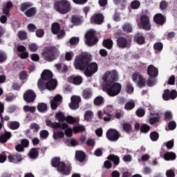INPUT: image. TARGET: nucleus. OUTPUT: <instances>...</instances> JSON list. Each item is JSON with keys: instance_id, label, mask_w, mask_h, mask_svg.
Returning <instances> with one entry per match:
<instances>
[{"instance_id": "nucleus-54", "label": "nucleus", "mask_w": 177, "mask_h": 177, "mask_svg": "<svg viewBox=\"0 0 177 177\" xmlns=\"http://www.w3.org/2000/svg\"><path fill=\"white\" fill-rule=\"evenodd\" d=\"M150 131V126L146 124H143L140 128V132L142 133H147Z\"/></svg>"}, {"instance_id": "nucleus-16", "label": "nucleus", "mask_w": 177, "mask_h": 177, "mask_svg": "<svg viewBox=\"0 0 177 177\" xmlns=\"http://www.w3.org/2000/svg\"><path fill=\"white\" fill-rule=\"evenodd\" d=\"M80 103H81V97L78 95H73L71 97L69 107L71 110H77V109H80Z\"/></svg>"}, {"instance_id": "nucleus-58", "label": "nucleus", "mask_w": 177, "mask_h": 177, "mask_svg": "<svg viewBox=\"0 0 177 177\" xmlns=\"http://www.w3.org/2000/svg\"><path fill=\"white\" fill-rule=\"evenodd\" d=\"M167 127L170 131H174L176 128V121H170L168 123Z\"/></svg>"}, {"instance_id": "nucleus-13", "label": "nucleus", "mask_w": 177, "mask_h": 177, "mask_svg": "<svg viewBox=\"0 0 177 177\" xmlns=\"http://www.w3.org/2000/svg\"><path fill=\"white\" fill-rule=\"evenodd\" d=\"M177 97V91L176 90L165 89L162 94L163 100H175Z\"/></svg>"}, {"instance_id": "nucleus-42", "label": "nucleus", "mask_w": 177, "mask_h": 177, "mask_svg": "<svg viewBox=\"0 0 177 177\" xmlns=\"http://www.w3.org/2000/svg\"><path fill=\"white\" fill-rule=\"evenodd\" d=\"M83 97L86 100L91 99V97H92V91L89 88L84 90Z\"/></svg>"}, {"instance_id": "nucleus-61", "label": "nucleus", "mask_w": 177, "mask_h": 177, "mask_svg": "<svg viewBox=\"0 0 177 177\" xmlns=\"http://www.w3.org/2000/svg\"><path fill=\"white\" fill-rule=\"evenodd\" d=\"M44 35L45 31H44L43 29H37L36 30V37H37V38H42V37H44Z\"/></svg>"}, {"instance_id": "nucleus-25", "label": "nucleus", "mask_w": 177, "mask_h": 177, "mask_svg": "<svg viewBox=\"0 0 177 177\" xmlns=\"http://www.w3.org/2000/svg\"><path fill=\"white\" fill-rule=\"evenodd\" d=\"M98 118L100 120H104V121L109 122L111 120V118L113 117V115L109 113L104 112L102 113V111H98Z\"/></svg>"}, {"instance_id": "nucleus-24", "label": "nucleus", "mask_w": 177, "mask_h": 177, "mask_svg": "<svg viewBox=\"0 0 177 177\" xmlns=\"http://www.w3.org/2000/svg\"><path fill=\"white\" fill-rule=\"evenodd\" d=\"M8 158L10 162H14V164H17V162H20V161L23 160L21 155L18 153H16L14 155H9Z\"/></svg>"}, {"instance_id": "nucleus-39", "label": "nucleus", "mask_w": 177, "mask_h": 177, "mask_svg": "<svg viewBox=\"0 0 177 177\" xmlns=\"http://www.w3.org/2000/svg\"><path fill=\"white\" fill-rule=\"evenodd\" d=\"M55 119L59 121V122H64L66 121V116L62 112H58L55 114Z\"/></svg>"}, {"instance_id": "nucleus-47", "label": "nucleus", "mask_w": 177, "mask_h": 177, "mask_svg": "<svg viewBox=\"0 0 177 177\" xmlns=\"http://www.w3.org/2000/svg\"><path fill=\"white\" fill-rule=\"evenodd\" d=\"M64 138V132H63V131H59L57 132H54L53 133V138L55 140H57V139H62Z\"/></svg>"}, {"instance_id": "nucleus-18", "label": "nucleus", "mask_w": 177, "mask_h": 177, "mask_svg": "<svg viewBox=\"0 0 177 177\" xmlns=\"http://www.w3.org/2000/svg\"><path fill=\"white\" fill-rule=\"evenodd\" d=\"M37 97V94L32 90H28L24 94V100L27 103H32L35 98Z\"/></svg>"}, {"instance_id": "nucleus-36", "label": "nucleus", "mask_w": 177, "mask_h": 177, "mask_svg": "<svg viewBox=\"0 0 177 177\" xmlns=\"http://www.w3.org/2000/svg\"><path fill=\"white\" fill-rule=\"evenodd\" d=\"M133 109H135V101H133V100L127 102L124 104V109L127 110V111H129L131 110H133Z\"/></svg>"}, {"instance_id": "nucleus-32", "label": "nucleus", "mask_w": 177, "mask_h": 177, "mask_svg": "<svg viewBox=\"0 0 177 177\" xmlns=\"http://www.w3.org/2000/svg\"><path fill=\"white\" fill-rule=\"evenodd\" d=\"M164 158L166 161H174L176 159V154L174 152H166L164 155Z\"/></svg>"}, {"instance_id": "nucleus-37", "label": "nucleus", "mask_w": 177, "mask_h": 177, "mask_svg": "<svg viewBox=\"0 0 177 177\" xmlns=\"http://www.w3.org/2000/svg\"><path fill=\"white\" fill-rule=\"evenodd\" d=\"M93 116H94V114L92 112V111H90V110L86 111L84 113V120L85 121L91 122L92 121Z\"/></svg>"}, {"instance_id": "nucleus-51", "label": "nucleus", "mask_w": 177, "mask_h": 177, "mask_svg": "<svg viewBox=\"0 0 177 177\" xmlns=\"http://www.w3.org/2000/svg\"><path fill=\"white\" fill-rule=\"evenodd\" d=\"M131 9H139L140 8V1L134 0L131 3Z\"/></svg>"}, {"instance_id": "nucleus-41", "label": "nucleus", "mask_w": 177, "mask_h": 177, "mask_svg": "<svg viewBox=\"0 0 177 177\" xmlns=\"http://www.w3.org/2000/svg\"><path fill=\"white\" fill-rule=\"evenodd\" d=\"M66 146H68V147H70V146L74 147V146H77L78 145V142L74 138L66 139Z\"/></svg>"}, {"instance_id": "nucleus-15", "label": "nucleus", "mask_w": 177, "mask_h": 177, "mask_svg": "<svg viewBox=\"0 0 177 177\" xmlns=\"http://www.w3.org/2000/svg\"><path fill=\"white\" fill-rule=\"evenodd\" d=\"M120 133L114 129H110L106 132V138L110 142H117L120 139Z\"/></svg>"}, {"instance_id": "nucleus-27", "label": "nucleus", "mask_w": 177, "mask_h": 177, "mask_svg": "<svg viewBox=\"0 0 177 177\" xmlns=\"http://www.w3.org/2000/svg\"><path fill=\"white\" fill-rule=\"evenodd\" d=\"M75 158L77 161L84 162V161H85V158H86V155L85 154V152L82 151H77L75 152Z\"/></svg>"}, {"instance_id": "nucleus-26", "label": "nucleus", "mask_w": 177, "mask_h": 177, "mask_svg": "<svg viewBox=\"0 0 177 177\" xmlns=\"http://www.w3.org/2000/svg\"><path fill=\"white\" fill-rule=\"evenodd\" d=\"M62 95H57L55 97H54L53 100L50 101V107L52 110H56L57 109V102H62Z\"/></svg>"}, {"instance_id": "nucleus-10", "label": "nucleus", "mask_w": 177, "mask_h": 177, "mask_svg": "<svg viewBox=\"0 0 177 177\" xmlns=\"http://www.w3.org/2000/svg\"><path fill=\"white\" fill-rule=\"evenodd\" d=\"M51 32L54 35H57V39H62L66 37V32L61 30L60 24L55 22L51 25Z\"/></svg>"}, {"instance_id": "nucleus-21", "label": "nucleus", "mask_w": 177, "mask_h": 177, "mask_svg": "<svg viewBox=\"0 0 177 177\" xmlns=\"http://www.w3.org/2000/svg\"><path fill=\"white\" fill-rule=\"evenodd\" d=\"M147 74L151 78H156L158 75V69L154 65H149L147 68Z\"/></svg>"}, {"instance_id": "nucleus-40", "label": "nucleus", "mask_w": 177, "mask_h": 177, "mask_svg": "<svg viewBox=\"0 0 177 177\" xmlns=\"http://www.w3.org/2000/svg\"><path fill=\"white\" fill-rule=\"evenodd\" d=\"M122 28L124 32H127V34H129V32H132V26L129 23L124 24L122 26Z\"/></svg>"}, {"instance_id": "nucleus-19", "label": "nucleus", "mask_w": 177, "mask_h": 177, "mask_svg": "<svg viewBox=\"0 0 177 177\" xmlns=\"http://www.w3.org/2000/svg\"><path fill=\"white\" fill-rule=\"evenodd\" d=\"M153 21L156 24H158V26H164L167 20L162 14L158 13L154 15Z\"/></svg>"}, {"instance_id": "nucleus-8", "label": "nucleus", "mask_w": 177, "mask_h": 177, "mask_svg": "<svg viewBox=\"0 0 177 177\" xmlns=\"http://www.w3.org/2000/svg\"><path fill=\"white\" fill-rule=\"evenodd\" d=\"M86 44L88 46H93L97 44V36L96 32L93 30H90L85 34Z\"/></svg>"}, {"instance_id": "nucleus-6", "label": "nucleus", "mask_w": 177, "mask_h": 177, "mask_svg": "<svg viewBox=\"0 0 177 177\" xmlns=\"http://www.w3.org/2000/svg\"><path fill=\"white\" fill-rule=\"evenodd\" d=\"M103 88L109 96L114 97V96L120 95L121 89H122V86L120 83H114L113 84L106 83L104 84Z\"/></svg>"}, {"instance_id": "nucleus-49", "label": "nucleus", "mask_w": 177, "mask_h": 177, "mask_svg": "<svg viewBox=\"0 0 177 177\" xmlns=\"http://www.w3.org/2000/svg\"><path fill=\"white\" fill-rule=\"evenodd\" d=\"M158 138H160V135L157 131H153L150 133V139L152 142L158 140Z\"/></svg>"}, {"instance_id": "nucleus-57", "label": "nucleus", "mask_w": 177, "mask_h": 177, "mask_svg": "<svg viewBox=\"0 0 177 177\" xmlns=\"http://www.w3.org/2000/svg\"><path fill=\"white\" fill-rule=\"evenodd\" d=\"M39 136L42 139H47L48 136H49V131L47 130H41L39 133Z\"/></svg>"}, {"instance_id": "nucleus-11", "label": "nucleus", "mask_w": 177, "mask_h": 177, "mask_svg": "<svg viewBox=\"0 0 177 177\" xmlns=\"http://www.w3.org/2000/svg\"><path fill=\"white\" fill-rule=\"evenodd\" d=\"M133 82H136L139 88H143L146 86V79L140 75L139 72H134V74L131 76Z\"/></svg>"}, {"instance_id": "nucleus-28", "label": "nucleus", "mask_w": 177, "mask_h": 177, "mask_svg": "<svg viewBox=\"0 0 177 177\" xmlns=\"http://www.w3.org/2000/svg\"><path fill=\"white\" fill-rule=\"evenodd\" d=\"M39 148H32L30 149L28 156L30 158H32L33 160H35L36 158H38V156H39V151H38Z\"/></svg>"}, {"instance_id": "nucleus-31", "label": "nucleus", "mask_w": 177, "mask_h": 177, "mask_svg": "<svg viewBox=\"0 0 177 177\" xmlns=\"http://www.w3.org/2000/svg\"><path fill=\"white\" fill-rule=\"evenodd\" d=\"M151 115H156V116L149 118V122L151 125H154V124H157V122H160V114L158 113H155V114L151 113Z\"/></svg>"}, {"instance_id": "nucleus-5", "label": "nucleus", "mask_w": 177, "mask_h": 177, "mask_svg": "<svg viewBox=\"0 0 177 177\" xmlns=\"http://www.w3.org/2000/svg\"><path fill=\"white\" fill-rule=\"evenodd\" d=\"M54 9L60 15H67L72 9L71 3L68 0H59L55 1Z\"/></svg>"}, {"instance_id": "nucleus-55", "label": "nucleus", "mask_w": 177, "mask_h": 177, "mask_svg": "<svg viewBox=\"0 0 177 177\" xmlns=\"http://www.w3.org/2000/svg\"><path fill=\"white\" fill-rule=\"evenodd\" d=\"M73 131L75 133H78V132H85V127H84V126H75V127H73Z\"/></svg>"}, {"instance_id": "nucleus-46", "label": "nucleus", "mask_w": 177, "mask_h": 177, "mask_svg": "<svg viewBox=\"0 0 177 177\" xmlns=\"http://www.w3.org/2000/svg\"><path fill=\"white\" fill-rule=\"evenodd\" d=\"M9 127L10 129L15 131L16 129H19L20 128V123L17 121L11 122H10Z\"/></svg>"}, {"instance_id": "nucleus-4", "label": "nucleus", "mask_w": 177, "mask_h": 177, "mask_svg": "<svg viewBox=\"0 0 177 177\" xmlns=\"http://www.w3.org/2000/svg\"><path fill=\"white\" fill-rule=\"evenodd\" d=\"M60 52L56 46H50L46 48L45 50L41 53V56L46 62H55L59 57Z\"/></svg>"}, {"instance_id": "nucleus-63", "label": "nucleus", "mask_w": 177, "mask_h": 177, "mask_svg": "<svg viewBox=\"0 0 177 177\" xmlns=\"http://www.w3.org/2000/svg\"><path fill=\"white\" fill-rule=\"evenodd\" d=\"M28 48L30 52H35L36 50H38V46L34 43L29 44Z\"/></svg>"}, {"instance_id": "nucleus-60", "label": "nucleus", "mask_w": 177, "mask_h": 177, "mask_svg": "<svg viewBox=\"0 0 177 177\" xmlns=\"http://www.w3.org/2000/svg\"><path fill=\"white\" fill-rule=\"evenodd\" d=\"M21 145H22L23 148L28 147L30 146V141L24 138L21 140Z\"/></svg>"}, {"instance_id": "nucleus-52", "label": "nucleus", "mask_w": 177, "mask_h": 177, "mask_svg": "<svg viewBox=\"0 0 177 177\" xmlns=\"http://www.w3.org/2000/svg\"><path fill=\"white\" fill-rule=\"evenodd\" d=\"M24 110L26 113H35L37 108L35 106H24Z\"/></svg>"}, {"instance_id": "nucleus-45", "label": "nucleus", "mask_w": 177, "mask_h": 177, "mask_svg": "<svg viewBox=\"0 0 177 177\" xmlns=\"http://www.w3.org/2000/svg\"><path fill=\"white\" fill-rule=\"evenodd\" d=\"M47 109H48V105H46V104L45 103L41 102V103H39L37 105V110L40 113H44V111H46Z\"/></svg>"}, {"instance_id": "nucleus-35", "label": "nucleus", "mask_w": 177, "mask_h": 177, "mask_svg": "<svg viewBox=\"0 0 177 177\" xmlns=\"http://www.w3.org/2000/svg\"><path fill=\"white\" fill-rule=\"evenodd\" d=\"M24 15L26 16V17H32L37 15V8L35 7H32L29 9H28Z\"/></svg>"}, {"instance_id": "nucleus-43", "label": "nucleus", "mask_w": 177, "mask_h": 177, "mask_svg": "<svg viewBox=\"0 0 177 177\" xmlns=\"http://www.w3.org/2000/svg\"><path fill=\"white\" fill-rule=\"evenodd\" d=\"M103 103H104V98L100 95L94 99V104L95 106H101Z\"/></svg>"}, {"instance_id": "nucleus-9", "label": "nucleus", "mask_w": 177, "mask_h": 177, "mask_svg": "<svg viewBox=\"0 0 177 177\" xmlns=\"http://www.w3.org/2000/svg\"><path fill=\"white\" fill-rule=\"evenodd\" d=\"M102 80L104 84H113L118 80V73L115 71L106 72L103 75Z\"/></svg>"}, {"instance_id": "nucleus-12", "label": "nucleus", "mask_w": 177, "mask_h": 177, "mask_svg": "<svg viewBox=\"0 0 177 177\" xmlns=\"http://www.w3.org/2000/svg\"><path fill=\"white\" fill-rule=\"evenodd\" d=\"M117 46L120 49H125V48H130L131 44L129 43V39L124 36H120L117 37Z\"/></svg>"}, {"instance_id": "nucleus-53", "label": "nucleus", "mask_w": 177, "mask_h": 177, "mask_svg": "<svg viewBox=\"0 0 177 177\" xmlns=\"http://www.w3.org/2000/svg\"><path fill=\"white\" fill-rule=\"evenodd\" d=\"M64 131H65L64 133L67 138H71V136H73V129H71V127H69L68 124V127L64 129Z\"/></svg>"}, {"instance_id": "nucleus-2", "label": "nucleus", "mask_w": 177, "mask_h": 177, "mask_svg": "<svg viewBox=\"0 0 177 177\" xmlns=\"http://www.w3.org/2000/svg\"><path fill=\"white\" fill-rule=\"evenodd\" d=\"M57 82L53 78V73L50 71L44 70L41 77L38 80L37 86L39 89L42 92L45 89L48 91H53L56 89Z\"/></svg>"}, {"instance_id": "nucleus-22", "label": "nucleus", "mask_w": 177, "mask_h": 177, "mask_svg": "<svg viewBox=\"0 0 177 177\" xmlns=\"http://www.w3.org/2000/svg\"><path fill=\"white\" fill-rule=\"evenodd\" d=\"M13 8V3L12 1H7L6 6H3L2 12L3 15L10 17V10Z\"/></svg>"}, {"instance_id": "nucleus-14", "label": "nucleus", "mask_w": 177, "mask_h": 177, "mask_svg": "<svg viewBox=\"0 0 177 177\" xmlns=\"http://www.w3.org/2000/svg\"><path fill=\"white\" fill-rule=\"evenodd\" d=\"M46 124L47 127H50L53 129H66L68 127V124L66 122H63L62 124L57 122H52L49 120L46 121Z\"/></svg>"}, {"instance_id": "nucleus-50", "label": "nucleus", "mask_w": 177, "mask_h": 177, "mask_svg": "<svg viewBox=\"0 0 177 177\" xmlns=\"http://www.w3.org/2000/svg\"><path fill=\"white\" fill-rule=\"evenodd\" d=\"M65 121H66L68 124H77V122L76 118L70 115L65 118Z\"/></svg>"}, {"instance_id": "nucleus-64", "label": "nucleus", "mask_w": 177, "mask_h": 177, "mask_svg": "<svg viewBox=\"0 0 177 177\" xmlns=\"http://www.w3.org/2000/svg\"><path fill=\"white\" fill-rule=\"evenodd\" d=\"M78 42H80V38L75 37L71 38L69 40L71 45H76Z\"/></svg>"}, {"instance_id": "nucleus-20", "label": "nucleus", "mask_w": 177, "mask_h": 177, "mask_svg": "<svg viewBox=\"0 0 177 177\" xmlns=\"http://www.w3.org/2000/svg\"><path fill=\"white\" fill-rule=\"evenodd\" d=\"M83 79L80 75H71L68 78V82L73 84V85H81L82 84Z\"/></svg>"}, {"instance_id": "nucleus-7", "label": "nucleus", "mask_w": 177, "mask_h": 177, "mask_svg": "<svg viewBox=\"0 0 177 177\" xmlns=\"http://www.w3.org/2000/svg\"><path fill=\"white\" fill-rule=\"evenodd\" d=\"M138 28L150 31L151 24H150V17L147 14H142L140 17V22L138 24Z\"/></svg>"}, {"instance_id": "nucleus-33", "label": "nucleus", "mask_w": 177, "mask_h": 177, "mask_svg": "<svg viewBox=\"0 0 177 177\" xmlns=\"http://www.w3.org/2000/svg\"><path fill=\"white\" fill-rule=\"evenodd\" d=\"M114 42L111 39H106L102 41V45L104 48H106V49H113V45Z\"/></svg>"}, {"instance_id": "nucleus-34", "label": "nucleus", "mask_w": 177, "mask_h": 177, "mask_svg": "<svg viewBox=\"0 0 177 177\" xmlns=\"http://www.w3.org/2000/svg\"><path fill=\"white\" fill-rule=\"evenodd\" d=\"M108 160L109 161H112L113 162L114 165L117 167L120 164V157L114 155V154H111L107 157Z\"/></svg>"}, {"instance_id": "nucleus-56", "label": "nucleus", "mask_w": 177, "mask_h": 177, "mask_svg": "<svg viewBox=\"0 0 177 177\" xmlns=\"http://www.w3.org/2000/svg\"><path fill=\"white\" fill-rule=\"evenodd\" d=\"M30 129H32V131H33V132H38V131H39V124H37V123H32L30 125Z\"/></svg>"}, {"instance_id": "nucleus-38", "label": "nucleus", "mask_w": 177, "mask_h": 177, "mask_svg": "<svg viewBox=\"0 0 177 177\" xmlns=\"http://www.w3.org/2000/svg\"><path fill=\"white\" fill-rule=\"evenodd\" d=\"M17 37L20 41H26L27 39V32L24 30H19L17 33Z\"/></svg>"}, {"instance_id": "nucleus-23", "label": "nucleus", "mask_w": 177, "mask_h": 177, "mask_svg": "<svg viewBox=\"0 0 177 177\" xmlns=\"http://www.w3.org/2000/svg\"><path fill=\"white\" fill-rule=\"evenodd\" d=\"M71 23L73 26H81L84 23V17L80 15H73L71 17Z\"/></svg>"}, {"instance_id": "nucleus-30", "label": "nucleus", "mask_w": 177, "mask_h": 177, "mask_svg": "<svg viewBox=\"0 0 177 177\" xmlns=\"http://www.w3.org/2000/svg\"><path fill=\"white\" fill-rule=\"evenodd\" d=\"M10 138H12V133L9 131L5 132L4 134L0 136V143H6Z\"/></svg>"}, {"instance_id": "nucleus-17", "label": "nucleus", "mask_w": 177, "mask_h": 177, "mask_svg": "<svg viewBox=\"0 0 177 177\" xmlns=\"http://www.w3.org/2000/svg\"><path fill=\"white\" fill-rule=\"evenodd\" d=\"M90 21L92 24H103L104 16L102 13H96L91 16Z\"/></svg>"}, {"instance_id": "nucleus-1", "label": "nucleus", "mask_w": 177, "mask_h": 177, "mask_svg": "<svg viewBox=\"0 0 177 177\" xmlns=\"http://www.w3.org/2000/svg\"><path fill=\"white\" fill-rule=\"evenodd\" d=\"M91 62L92 55L89 53L84 52L75 57L73 65L76 70L84 71V75L89 77L96 74L97 70H99L97 64Z\"/></svg>"}, {"instance_id": "nucleus-48", "label": "nucleus", "mask_w": 177, "mask_h": 177, "mask_svg": "<svg viewBox=\"0 0 177 177\" xmlns=\"http://www.w3.org/2000/svg\"><path fill=\"white\" fill-rule=\"evenodd\" d=\"M162 48H164V45L160 41H158L153 44L154 50H157L158 52H161Z\"/></svg>"}, {"instance_id": "nucleus-44", "label": "nucleus", "mask_w": 177, "mask_h": 177, "mask_svg": "<svg viewBox=\"0 0 177 177\" xmlns=\"http://www.w3.org/2000/svg\"><path fill=\"white\" fill-rule=\"evenodd\" d=\"M32 4L29 2L23 3L21 5L20 10L21 12H26V10H28V8H31Z\"/></svg>"}, {"instance_id": "nucleus-59", "label": "nucleus", "mask_w": 177, "mask_h": 177, "mask_svg": "<svg viewBox=\"0 0 177 177\" xmlns=\"http://www.w3.org/2000/svg\"><path fill=\"white\" fill-rule=\"evenodd\" d=\"M28 30L29 32H35L37 31V26L33 24H30L28 25Z\"/></svg>"}, {"instance_id": "nucleus-3", "label": "nucleus", "mask_w": 177, "mask_h": 177, "mask_svg": "<svg viewBox=\"0 0 177 177\" xmlns=\"http://www.w3.org/2000/svg\"><path fill=\"white\" fill-rule=\"evenodd\" d=\"M51 167L57 168V171L62 174V175H70V172H71V166L66 165L64 162L60 161V158L59 157L52 159Z\"/></svg>"}, {"instance_id": "nucleus-29", "label": "nucleus", "mask_w": 177, "mask_h": 177, "mask_svg": "<svg viewBox=\"0 0 177 177\" xmlns=\"http://www.w3.org/2000/svg\"><path fill=\"white\" fill-rule=\"evenodd\" d=\"M134 41H136L138 45H143L146 42L145 37L140 33H138L134 36Z\"/></svg>"}, {"instance_id": "nucleus-62", "label": "nucleus", "mask_w": 177, "mask_h": 177, "mask_svg": "<svg viewBox=\"0 0 177 177\" xmlns=\"http://www.w3.org/2000/svg\"><path fill=\"white\" fill-rule=\"evenodd\" d=\"M136 115L138 117H145V114H146V111H144L143 109H138L136 112Z\"/></svg>"}]
</instances>
